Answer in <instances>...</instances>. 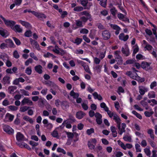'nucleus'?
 <instances>
[{
  "instance_id": "2",
  "label": "nucleus",
  "mask_w": 157,
  "mask_h": 157,
  "mask_svg": "<svg viewBox=\"0 0 157 157\" xmlns=\"http://www.w3.org/2000/svg\"><path fill=\"white\" fill-rule=\"evenodd\" d=\"M121 51L123 54L126 57L129 56L130 54L128 47L126 44H125L124 46L122 48Z\"/></svg>"
},
{
  "instance_id": "18",
  "label": "nucleus",
  "mask_w": 157,
  "mask_h": 157,
  "mask_svg": "<svg viewBox=\"0 0 157 157\" xmlns=\"http://www.w3.org/2000/svg\"><path fill=\"white\" fill-rule=\"evenodd\" d=\"M16 137L17 140L18 141L23 140L24 139V135L20 132H17Z\"/></svg>"
},
{
  "instance_id": "7",
  "label": "nucleus",
  "mask_w": 157,
  "mask_h": 157,
  "mask_svg": "<svg viewBox=\"0 0 157 157\" xmlns=\"http://www.w3.org/2000/svg\"><path fill=\"white\" fill-rule=\"evenodd\" d=\"M92 0H80L81 4L83 6H87V9H89L90 7L93 5L92 2H88V1H91Z\"/></svg>"
},
{
  "instance_id": "43",
  "label": "nucleus",
  "mask_w": 157,
  "mask_h": 157,
  "mask_svg": "<svg viewBox=\"0 0 157 157\" xmlns=\"http://www.w3.org/2000/svg\"><path fill=\"white\" fill-rule=\"evenodd\" d=\"M69 118L66 121L70 122L71 123L75 122V119L74 117L71 114L69 115Z\"/></svg>"
},
{
  "instance_id": "24",
  "label": "nucleus",
  "mask_w": 157,
  "mask_h": 157,
  "mask_svg": "<svg viewBox=\"0 0 157 157\" xmlns=\"http://www.w3.org/2000/svg\"><path fill=\"white\" fill-rule=\"evenodd\" d=\"M31 43L32 44H33L35 47V48L38 51L40 50L39 46L38 43L35 41L33 40L32 39H30Z\"/></svg>"
},
{
  "instance_id": "14",
  "label": "nucleus",
  "mask_w": 157,
  "mask_h": 157,
  "mask_svg": "<svg viewBox=\"0 0 157 157\" xmlns=\"http://www.w3.org/2000/svg\"><path fill=\"white\" fill-rule=\"evenodd\" d=\"M4 22L7 26L10 27L11 29L13 28V26L16 24L14 21L7 20H6Z\"/></svg>"
},
{
  "instance_id": "20",
  "label": "nucleus",
  "mask_w": 157,
  "mask_h": 157,
  "mask_svg": "<svg viewBox=\"0 0 157 157\" xmlns=\"http://www.w3.org/2000/svg\"><path fill=\"white\" fill-rule=\"evenodd\" d=\"M9 58L7 54L5 53L0 52V59H2L4 62Z\"/></svg>"
},
{
  "instance_id": "4",
  "label": "nucleus",
  "mask_w": 157,
  "mask_h": 157,
  "mask_svg": "<svg viewBox=\"0 0 157 157\" xmlns=\"http://www.w3.org/2000/svg\"><path fill=\"white\" fill-rule=\"evenodd\" d=\"M3 130L8 134H13V130L10 127L7 125H4L3 126Z\"/></svg>"
},
{
  "instance_id": "39",
  "label": "nucleus",
  "mask_w": 157,
  "mask_h": 157,
  "mask_svg": "<svg viewBox=\"0 0 157 157\" xmlns=\"http://www.w3.org/2000/svg\"><path fill=\"white\" fill-rule=\"evenodd\" d=\"M20 146L21 147H24L29 150L31 149V147L27 144L23 142L21 143V145Z\"/></svg>"
},
{
  "instance_id": "23",
  "label": "nucleus",
  "mask_w": 157,
  "mask_h": 157,
  "mask_svg": "<svg viewBox=\"0 0 157 157\" xmlns=\"http://www.w3.org/2000/svg\"><path fill=\"white\" fill-rule=\"evenodd\" d=\"M18 21L20 23L26 28H29L31 27L30 24L27 22L21 20H19Z\"/></svg>"
},
{
  "instance_id": "53",
  "label": "nucleus",
  "mask_w": 157,
  "mask_h": 157,
  "mask_svg": "<svg viewBox=\"0 0 157 157\" xmlns=\"http://www.w3.org/2000/svg\"><path fill=\"white\" fill-rule=\"evenodd\" d=\"M136 58L137 60H138L143 59L145 58L144 56H143L142 54H138L136 56Z\"/></svg>"
},
{
  "instance_id": "60",
  "label": "nucleus",
  "mask_w": 157,
  "mask_h": 157,
  "mask_svg": "<svg viewBox=\"0 0 157 157\" xmlns=\"http://www.w3.org/2000/svg\"><path fill=\"white\" fill-rule=\"evenodd\" d=\"M139 47L136 45H135L134 47L133 54L135 55L139 51Z\"/></svg>"
},
{
  "instance_id": "32",
  "label": "nucleus",
  "mask_w": 157,
  "mask_h": 157,
  "mask_svg": "<svg viewBox=\"0 0 157 157\" xmlns=\"http://www.w3.org/2000/svg\"><path fill=\"white\" fill-rule=\"evenodd\" d=\"M147 96L149 98H155V93L153 91H150L148 93Z\"/></svg>"
},
{
  "instance_id": "48",
  "label": "nucleus",
  "mask_w": 157,
  "mask_h": 157,
  "mask_svg": "<svg viewBox=\"0 0 157 157\" xmlns=\"http://www.w3.org/2000/svg\"><path fill=\"white\" fill-rule=\"evenodd\" d=\"M83 51L81 49H77L74 51V52L77 54H82L83 53Z\"/></svg>"
},
{
  "instance_id": "62",
  "label": "nucleus",
  "mask_w": 157,
  "mask_h": 157,
  "mask_svg": "<svg viewBox=\"0 0 157 157\" xmlns=\"http://www.w3.org/2000/svg\"><path fill=\"white\" fill-rule=\"evenodd\" d=\"M8 108L12 111H16L17 110L18 108L14 105H10Z\"/></svg>"
},
{
  "instance_id": "31",
  "label": "nucleus",
  "mask_w": 157,
  "mask_h": 157,
  "mask_svg": "<svg viewBox=\"0 0 157 157\" xmlns=\"http://www.w3.org/2000/svg\"><path fill=\"white\" fill-rule=\"evenodd\" d=\"M70 94L74 98H76L79 96V94L78 93H75L73 90L71 91Z\"/></svg>"
},
{
  "instance_id": "5",
  "label": "nucleus",
  "mask_w": 157,
  "mask_h": 157,
  "mask_svg": "<svg viewBox=\"0 0 157 157\" xmlns=\"http://www.w3.org/2000/svg\"><path fill=\"white\" fill-rule=\"evenodd\" d=\"M117 126L119 130V133L121 135L125 131V129L126 126V124L124 123H122L121 125V124H119L117 125Z\"/></svg>"
},
{
  "instance_id": "17",
  "label": "nucleus",
  "mask_w": 157,
  "mask_h": 157,
  "mask_svg": "<svg viewBox=\"0 0 157 157\" xmlns=\"http://www.w3.org/2000/svg\"><path fill=\"white\" fill-rule=\"evenodd\" d=\"M85 115V113L82 111H79L76 113V117L78 119L82 118Z\"/></svg>"
},
{
  "instance_id": "6",
  "label": "nucleus",
  "mask_w": 157,
  "mask_h": 157,
  "mask_svg": "<svg viewBox=\"0 0 157 157\" xmlns=\"http://www.w3.org/2000/svg\"><path fill=\"white\" fill-rule=\"evenodd\" d=\"M139 92L141 95H143L145 93L147 92L149 88L146 86H139Z\"/></svg>"
},
{
  "instance_id": "12",
  "label": "nucleus",
  "mask_w": 157,
  "mask_h": 157,
  "mask_svg": "<svg viewBox=\"0 0 157 157\" xmlns=\"http://www.w3.org/2000/svg\"><path fill=\"white\" fill-rule=\"evenodd\" d=\"M119 39L122 41H126L129 38L128 35H125L124 33H121L119 36Z\"/></svg>"
},
{
  "instance_id": "55",
  "label": "nucleus",
  "mask_w": 157,
  "mask_h": 157,
  "mask_svg": "<svg viewBox=\"0 0 157 157\" xmlns=\"http://www.w3.org/2000/svg\"><path fill=\"white\" fill-rule=\"evenodd\" d=\"M83 8L82 6H76L74 9V10L75 11L79 12L82 10Z\"/></svg>"
},
{
  "instance_id": "28",
  "label": "nucleus",
  "mask_w": 157,
  "mask_h": 157,
  "mask_svg": "<svg viewBox=\"0 0 157 157\" xmlns=\"http://www.w3.org/2000/svg\"><path fill=\"white\" fill-rule=\"evenodd\" d=\"M13 30H14L16 32H17L19 33H21L22 32V29L20 27V26L18 25H16L15 26H13Z\"/></svg>"
},
{
  "instance_id": "52",
  "label": "nucleus",
  "mask_w": 157,
  "mask_h": 157,
  "mask_svg": "<svg viewBox=\"0 0 157 157\" xmlns=\"http://www.w3.org/2000/svg\"><path fill=\"white\" fill-rule=\"evenodd\" d=\"M82 40V39L81 38H77L75 40V41L74 42V43L76 44L77 45H78L81 44Z\"/></svg>"
},
{
  "instance_id": "11",
  "label": "nucleus",
  "mask_w": 157,
  "mask_h": 157,
  "mask_svg": "<svg viewBox=\"0 0 157 157\" xmlns=\"http://www.w3.org/2000/svg\"><path fill=\"white\" fill-rule=\"evenodd\" d=\"M95 116L96 118V121L97 124H101L102 122L101 115L98 113H96L95 114Z\"/></svg>"
},
{
  "instance_id": "42",
  "label": "nucleus",
  "mask_w": 157,
  "mask_h": 157,
  "mask_svg": "<svg viewBox=\"0 0 157 157\" xmlns=\"http://www.w3.org/2000/svg\"><path fill=\"white\" fill-rule=\"evenodd\" d=\"M102 149V147L100 145H98L96 147L95 151L98 154H99V153H101Z\"/></svg>"
},
{
  "instance_id": "44",
  "label": "nucleus",
  "mask_w": 157,
  "mask_h": 157,
  "mask_svg": "<svg viewBox=\"0 0 157 157\" xmlns=\"http://www.w3.org/2000/svg\"><path fill=\"white\" fill-rule=\"evenodd\" d=\"M29 108V107L27 106H23L20 108L19 110L21 112H24L27 111Z\"/></svg>"
},
{
  "instance_id": "50",
  "label": "nucleus",
  "mask_w": 157,
  "mask_h": 157,
  "mask_svg": "<svg viewBox=\"0 0 157 157\" xmlns=\"http://www.w3.org/2000/svg\"><path fill=\"white\" fill-rule=\"evenodd\" d=\"M83 67H84V69L90 75L92 74V73L90 71L89 67L88 65H86V64Z\"/></svg>"
},
{
  "instance_id": "10",
  "label": "nucleus",
  "mask_w": 157,
  "mask_h": 157,
  "mask_svg": "<svg viewBox=\"0 0 157 157\" xmlns=\"http://www.w3.org/2000/svg\"><path fill=\"white\" fill-rule=\"evenodd\" d=\"M14 117V115L11 114L9 113L6 114L4 121L6 122L12 121Z\"/></svg>"
},
{
  "instance_id": "29",
  "label": "nucleus",
  "mask_w": 157,
  "mask_h": 157,
  "mask_svg": "<svg viewBox=\"0 0 157 157\" xmlns=\"http://www.w3.org/2000/svg\"><path fill=\"white\" fill-rule=\"evenodd\" d=\"M102 67V65H96L94 67V70L97 73H99L101 71Z\"/></svg>"
},
{
  "instance_id": "56",
  "label": "nucleus",
  "mask_w": 157,
  "mask_h": 157,
  "mask_svg": "<svg viewBox=\"0 0 157 157\" xmlns=\"http://www.w3.org/2000/svg\"><path fill=\"white\" fill-rule=\"evenodd\" d=\"M110 11L111 13L114 16H115L117 12V10L115 8V7H113L110 9Z\"/></svg>"
},
{
  "instance_id": "35",
  "label": "nucleus",
  "mask_w": 157,
  "mask_h": 157,
  "mask_svg": "<svg viewBox=\"0 0 157 157\" xmlns=\"http://www.w3.org/2000/svg\"><path fill=\"white\" fill-rule=\"evenodd\" d=\"M23 119L25 121L29 122L30 124H33V119L28 116H24Z\"/></svg>"
},
{
  "instance_id": "54",
  "label": "nucleus",
  "mask_w": 157,
  "mask_h": 157,
  "mask_svg": "<svg viewBox=\"0 0 157 157\" xmlns=\"http://www.w3.org/2000/svg\"><path fill=\"white\" fill-rule=\"evenodd\" d=\"M135 147L136 151L140 152L141 151V149L140 148V146L138 144H136L135 145Z\"/></svg>"
},
{
  "instance_id": "13",
  "label": "nucleus",
  "mask_w": 157,
  "mask_h": 157,
  "mask_svg": "<svg viewBox=\"0 0 157 157\" xmlns=\"http://www.w3.org/2000/svg\"><path fill=\"white\" fill-rule=\"evenodd\" d=\"M102 36L104 40H107L110 38V34L108 31L105 30L102 33Z\"/></svg>"
},
{
  "instance_id": "57",
  "label": "nucleus",
  "mask_w": 157,
  "mask_h": 157,
  "mask_svg": "<svg viewBox=\"0 0 157 157\" xmlns=\"http://www.w3.org/2000/svg\"><path fill=\"white\" fill-rule=\"evenodd\" d=\"M25 72L28 75H30L32 73V69L31 67L27 68L25 70Z\"/></svg>"
},
{
  "instance_id": "37",
  "label": "nucleus",
  "mask_w": 157,
  "mask_h": 157,
  "mask_svg": "<svg viewBox=\"0 0 157 157\" xmlns=\"http://www.w3.org/2000/svg\"><path fill=\"white\" fill-rule=\"evenodd\" d=\"M20 146L21 147H24L29 150L31 149V147L27 144L23 142L21 143V145Z\"/></svg>"
},
{
  "instance_id": "16",
  "label": "nucleus",
  "mask_w": 157,
  "mask_h": 157,
  "mask_svg": "<svg viewBox=\"0 0 157 157\" xmlns=\"http://www.w3.org/2000/svg\"><path fill=\"white\" fill-rule=\"evenodd\" d=\"M32 13L33 14L39 19H42L46 18V16L44 14L39 13L35 11L33 12Z\"/></svg>"
},
{
  "instance_id": "49",
  "label": "nucleus",
  "mask_w": 157,
  "mask_h": 157,
  "mask_svg": "<svg viewBox=\"0 0 157 157\" xmlns=\"http://www.w3.org/2000/svg\"><path fill=\"white\" fill-rule=\"evenodd\" d=\"M20 91L21 94H22L23 95H24L26 96H29V93L28 91H26L24 89H20Z\"/></svg>"
},
{
  "instance_id": "45",
  "label": "nucleus",
  "mask_w": 157,
  "mask_h": 157,
  "mask_svg": "<svg viewBox=\"0 0 157 157\" xmlns=\"http://www.w3.org/2000/svg\"><path fill=\"white\" fill-rule=\"evenodd\" d=\"M61 106L63 109H65L68 107L69 105L67 102L63 101L62 102Z\"/></svg>"
},
{
  "instance_id": "34",
  "label": "nucleus",
  "mask_w": 157,
  "mask_h": 157,
  "mask_svg": "<svg viewBox=\"0 0 157 157\" xmlns=\"http://www.w3.org/2000/svg\"><path fill=\"white\" fill-rule=\"evenodd\" d=\"M147 132L150 135V137L154 140V134L153 130L152 129H149L147 130Z\"/></svg>"
},
{
  "instance_id": "3",
  "label": "nucleus",
  "mask_w": 157,
  "mask_h": 157,
  "mask_svg": "<svg viewBox=\"0 0 157 157\" xmlns=\"http://www.w3.org/2000/svg\"><path fill=\"white\" fill-rule=\"evenodd\" d=\"M118 144L120 146L121 148L124 150H126L127 148L130 149L132 147V145L130 144H127L125 145L121 140H118L117 141Z\"/></svg>"
},
{
  "instance_id": "19",
  "label": "nucleus",
  "mask_w": 157,
  "mask_h": 157,
  "mask_svg": "<svg viewBox=\"0 0 157 157\" xmlns=\"http://www.w3.org/2000/svg\"><path fill=\"white\" fill-rule=\"evenodd\" d=\"M143 44L145 45V46L144 47L145 50H147L150 51L152 50L153 48L150 45L148 44L145 40H143Z\"/></svg>"
},
{
  "instance_id": "33",
  "label": "nucleus",
  "mask_w": 157,
  "mask_h": 157,
  "mask_svg": "<svg viewBox=\"0 0 157 157\" xmlns=\"http://www.w3.org/2000/svg\"><path fill=\"white\" fill-rule=\"evenodd\" d=\"M135 62V59H130L126 60L125 63H124L123 64L124 65H126L127 64H134V62Z\"/></svg>"
},
{
  "instance_id": "27",
  "label": "nucleus",
  "mask_w": 157,
  "mask_h": 157,
  "mask_svg": "<svg viewBox=\"0 0 157 157\" xmlns=\"http://www.w3.org/2000/svg\"><path fill=\"white\" fill-rule=\"evenodd\" d=\"M17 88V87L15 86H9L8 88V91L10 94H13Z\"/></svg>"
},
{
  "instance_id": "58",
  "label": "nucleus",
  "mask_w": 157,
  "mask_h": 157,
  "mask_svg": "<svg viewBox=\"0 0 157 157\" xmlns=\"http://www.w3.org/2000/svg\"><path fill=\"white\" fill-rule=\"evenodd\" d=\"M107 0H101L100 2V5L104 7H105Z\"/></svg>"
},
{
  "instance_id": "64",
  "label": "nucleus",
  "mask_w": 157,
  "mask_h": 157,
  "mask_svg": "<svg viewBox=\"0 0 157 157\" xmlns=\"http://www.w3.org/2000/svg\"><path fill=\"white\" fill-rule=\"evenodd\" d=\"M86 133L88 135H90L94 132V129L93 128H91L90 129H88L86 130Z\"/></svg>"
},
{
  "instance_id": "40",
  "label": "nucleus",
  "mask_w": 157,
  "mask_h": 157,
  "mask_svg": "<svg viewBox=\"0 0 157 157\" xmlns=\"http://www.w3.org/2000/svg\"><path fill=\"white\" fill-rule=\"evenodd\" d=\"M20 146L21 147H24L29 150L31 149V147L27 144L23 142L21 143V145Z\"/></svg>"
},
{
  "instance_id": "1",
  "label": "nucleus",
  "mask_w": 157,
  "mask_h": 157,
  "mask_svg": "<svg viewBox=\"0 0 157 157\" xmlns=\"http://www.w3.org/2000/svg\"><path fill=\"white\" fill-rule=\"evenodd\" d=\"M83 16L81 17V19L83 22H86L87 20L91 18V16L87 11H84L79 13V15Z\"/></svg>"
},
{
  "instance_id": "41",
  "label": "nucleus",
  "mask_w": 157,
  "mask_h": 157,
  "mask_svg": "<svg viewBox=\"0 0 157 157\" xmlns=\"http://www.w3.org/2000/svg\"><path fill=\"white\" fill-rule=\"evenodd\" d=\"M29 143L32 146L33 149H34L35 147L37 146L39 144L38 143L35 142L33 141H30Z\"/></svg>"
},
{
  "instance_id": "21",
  "label": "nucleus",
  "mask_w": 157,
  "mask_h": 157,
  "mask_svg": "<svg viewBox=\"0 0 157 157\" xmlns=\"http://www.w3.org/2000/svg\"><path fill=\"white\" fill-rule=\"evenodd\" d=\"M113 119L117 124V125L121 124V120L116 114H114Z\"/></svg>"
},
{
  "instance_id": "61",
  "label": "nucleus",
  "mask_w": 157,
  "mask_h": 157,
  "mask_svg": "<svg viewBox=\"0 0 157 157\" xmlns=\"http://www.w3.org/2000/svg\"><path fill=\"white\" fill-rule=\"evenodd\" d=\"M57 151L58 152L62 153L64 155L66 153V151L60 147H58L57 149Z\"/></svg>"
},
{
  "instance_id": "47",
  "label": "nucleus",
  "mask_w": 157,
  "mask_h": 157,
  "mask_svg": "<svg viewBox=\"0 0 157 157\" xmlns=\"http://www.w3.org/2000/svg\"><path fill=\"white\" fill-rule=\"evenodd\" d=\"M87 145L89 148L90 150L93 149L95 148V145L93 144V143H91L89 141L88 142Z\"/></svg>"
},
{
  "instance_id": "9",
  "label": "nucleus",
  "mask_w": 157,
  "mask_h": 157,
  "mask_svg": "<svg viewBox=\"0 0 157 157\" xmlns=\"http://www.w3.org/2000/svg\"><path fill=\"white\" fill-rule=\"evenodd\" d=\"M150 63L145 62H143L141 65V67L147 71L150 68Z\"/></svg>"
},
{
  "instance_id": "59",
  "label": "nucleus",
  "mask_w": 157,
  "mask_h": 157,
  "mask_svg": "<svg viewBox=\"0 0 157 157\" xmlns=\"http://www.w3.org/2000/svg\"><path fill=\"white\" fill-rule=\"evenodd\" d=\"M120 51H117L114 52V57L116 59H117L121 57L120 55Z\"/></svg>"
},
{
  "instance_id": "22",
  "label": "nucleus",
  "mask_w": 157,
  "mask_h": 157,
  "mask_svg": "<svg viewBox=\"0 0 157 157\" xmlns=\"http://www.w3.org/2000/svg\"><path fill=\"white\" fill-rule=\"evenodd\" d=\"M93 95L95 99H97L99 101L102 100V98L100 94H99L97 92H94L93 94Z\"/></svg>"
},
{
  "instance_id": "63",
  "label": "nucleus",
  "mask_w": 157,
  "mask_h": 157,
  "mask_svg": "<svg viewBox=\"0 0 157 157\" xmlns=\"http://www.w3.org/2000/svg\"><path fill=\"white\" fill-rule=\"evenodd\" d=\"M124 140L126 141L130 142L131 141V138L130 136H125L123 137Z\"/></svg>"
},
{
  "instance_id": "30",
  "label": "nucleus",
  "mask_w": 157,
  "mask_h": 157,
  "mask_svg": "<svg viewBox=\"0 0 157 157\" xmlns=\"http://www.w3.org/2000/svg\"><path fill=\"white\" fill-rule=\"evenodd\" d=\"M6 43V45L9 46L10 47H13L14 44L12 41L10 39H6L5 41Z\"/></svg>"
},
{
  "instance_id": "36",
  "label": "nucleus",
  "mask_w": 157,
  "mask_h": 157,
  "mask_svg": "<svg viewBox=\"0 0 157 157\" xmlns=\"http://www.w3.org/2000/svg\"><path fill=\"white\" fill-rule=\"evenodd\" d=\"M69 121H63V123H62V125H66V128H71V127L72 126L71 124L69 123Z\"/></svg>"
},
{
  "instance_id": "26",
  "label": "nucleus",
  "mask_w": 157,
  "mask_h": 157,
  "mask_svg": "<svg viewBox=\"0 0 157 157\" xmlns=\"http://www.w3.org/2000/svg\"><path fill=\"white\" fill-rule=\"evenodd\" d=\"M42 67L40 65L36 66L34 67L35 71L39 74H41L42 72Z\"/></svg>"
},
{
  "instance_id": "38",
  "label": "nucleus",
  "mask_w": 157,
  "mask_h": 157,
  "mask_svg": "<svg viewBox=\"0 0 157 157\" xmlns=\"http://www.w3.org/2000/svg\"><path fill=\"white\" fill-rule=\"evenodd\" d=\"M20 146L21 147H24L29 150L31 149V147L27 144L23 142L21 143V145Z\"/></svg>"
},
{
  "instance_id": "8",
  "label": "nucleus",
  "mask_w": 157,
  "mask_h": 157,
  "mask_svg": "<svg viewBox=\"0 0 157 157\" xmlns=\"http://www.w3.org/2000/svg\"><path fill=\"white\" fill-rule=\"evenodd\" d=\"M21 103L22 105L27 104L29 105H33L32 101L28 98H24L22 101Z\"/></svg>"
},
{
  "instance_id": "46",
  "label": "nucleus",
  "mask_w": 157,
  "mask_h": 157,
  "mask_svg": "<svg viewBox=\"0 0 157 157\" xmlns=\"http://www.w3.org/2000/svg\"><path fill=\"white\" fill-rule=\"evenodd\" d=\"M100 107L101 108H103L106 111L109 109L108 108L106 105V104L104 102H102L100 104Z\"/></svg>"
},
{
  "instance_id": "15",
  "label": "nucleus",
  "mask_w": 157,
  "mask_h": 157,
  "mask_svg": "<svg viewBox=\"0 0 157 157\" xmlns=\"http://www.w3.org/2000/svg\"><path fill=\"white\" fill-rule=\"evenodd\" d=\"M10 77L8 75H5L2 81V83L4 85L10 84Z\"/></svg>"
},
{
  "instance_id": "25",
  "label": "nucleus",
  "mask_w": 157,
  "mask_h": 157,
  "mask_svg": "<svg viewBox=\"0 0 157 157\" xmlns=\"http://www.w3.org/2000/svg\"><path fill=\"white\" fill-rule=\"evenodd\" d=\"M0 34L2 36L6 37L9 35V34L6 30L2 29L0 30Z\"/></svg>"
},
{
  "instance_id": "51",
  "label": "nucleus",
  "mask_w": 157,
  "mask_h": 157,
  "mask_svg": "<svg viewBox=\"0 0 157 157\" xmlns=\"http://www.w3.org/2000/svg\"><path fill=\"white\" fill-rule=\"evenodd\" d=\"M132 112L133 114L135 115L137 118L139 119H141L142 118L141 116L135 111L133 110L132 111Z\"/></svg>"
}]
</instances>
